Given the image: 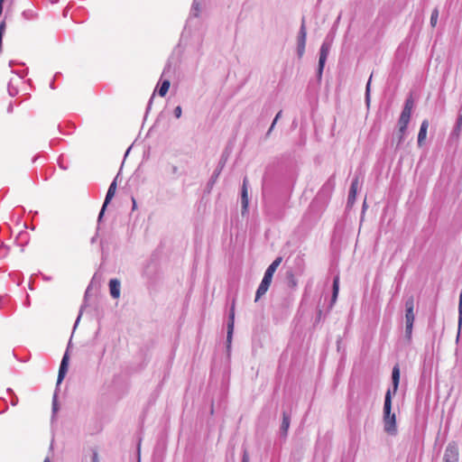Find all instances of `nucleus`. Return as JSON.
Wrapping results in <instances>:
<instances>
[{
  "label": "nucleus",
  "mask_w": 462,
  "mask_h": 462,
  "mask_svg": "<svg viewBox=\"0 0 462 462\" xmlns=\"http://www.w3.org/2000/svg\"><path fill=\"white\" fill-rule=\"evenodd\" d=\"M99 379L97 405L104 410L113 408L116 403V356L115 346L105 345L97 365Z\"/></svg>",
  "instance_id": "1"
},
{
  "label": "nucleus",
  "mask_w": 462,
  "mask_h": 462,
  "mask_svg": "<svg viewBox=\"0 0 462 462\" xmlns=\"http://www.w3.org/2000/svg\"><path fill=\"white\" fill-rule=\"evenodd\" d=\"M95 316L98 322V328L95 333V337L98 338L105 328L114 325L116 313L113 308L107 303L103 297H98L94 308Z\"/></svg>",
  "instance_id": "2"
},
{
  "label": "nucleus",
  "mask_w": 462,
  "mask_h": 462,
  "mask_svg": "<svg viewBox=\"0 0 462 462\" xmlns=\"http://www.w3.org/2000/svg\"><path fill=\"white\" fill-rule=\"evenodd\" d=\"M400 383V367L399 365L396 364L392 370V388H388L383 401V419L385 417H389V415L393 414L392 412V405H393V396H394L398 391Z\"/></svg>",
  "instance_id": "3"
},
{
  "label": "nucleus",
  "mask_w": 462,
  "mask_h": 462,
  "mask_svg": "<svg viewBox=\"0 0 462 462\" xmlns=\"http://www.w3.org/2000/svg\"><path fill=\"white\" fill-rule=\"evenodd\" d=\"M70 345H71V338L69 339L67 349L62 356V359H61L60 365V368H59V372H58L56 390H55L53 397H52V407H51L52 418L55 416L56 412L59 411L57 391L60 387V384L62 383V381L64 380V378L68 373L69 362V349L70 347Z\"/></svg>",
  "instance_id": "4"
},
{
  "label": "nucleus",
  "mask_w": 462,
  "mask_h": 462,
  "mask_svg": "<svg viewBox=\"0 0 462 462\" xmlns=\"http://www.w3.org/2000/svg\"><path fill=\"white\" fill-rule=\"evenodd\" d=\"M282 261V258L279 256L267 267L263 278L256 290L254 301H258L267 292L272 283L273 276Z\"/></svg>",
  "instance_id": "5"
},
{
  "label": "nucleus",
  "mask_w": 462,
  "mask_h": 462,
  "mask_svg": "<svg viewBox=\"0 0 462 462\" xmlns=\"http://www.w3.org/2000/svg\"><path fill=\"white\" fill-rule=\"evenodd\" d=\"M101 268H102V265L100 266L99 270H101ZM100 280H101V274H100V271H98L97 273H96L94 274V276L92 277L88 286L86 289V291H85V294H84L83 302H82V304L80 306V309H79V315H78V317H77V319L75 320L74 326H73V332L75 331V329L77 328V327H78V325H79V323L80 321L83 310H85V308L88 307V297L90 295V291L95 286H97V284H99Z\"/></svg>",
  "instance_id": "6"
},
{
  "label": "nucleus",
  "mask_w": 462,
  "mask_h": 462,
  "mask_svg": "<svg viewBox=\"0 0 462 462\" xmlns=\"http://www.w3.org/2000/svg\"><path fill=\"white\" fill-rule=\"evenodd\" d=\"M331 49V42L328 40V38L325 39V41L322 42L320 49H319V63L317 68V79L318 82L320 83L322 79V74L325 68L326 60L328 59V55Z\"/></svg>",
  "instance_id": "7"
},
{
  "label": "nucleus",
  "mask_w": 462,
  "mask_h": 462,
  "mask_svg": "<svg viewBox=\"0 0 462 462\" xmlns=\"http://www.w3.org/2000/svg\"><path fill=\"white\" fill-rule=\"evenodd\" d=\"M115 195H116V177L113 179V180L111 181V183L109 185L105 200L103 202V205L101 207V209H100L98 217H97V236L99 234L100 230H101V222L104 217L106 209L108 204L111 202V200L115 197Z\"/></svg>",
  "instance_id": "8"
},
{
  "label": "nucleus",
  "mask_w": 462,
  "mask_h": 462,
  "mask_svg": "<svg viewBox=\"0 0 462 462\" xmlns=\"http://www.w3.org/2000/svg\"><path fill=\"white\" fill-rule=\"evenodd\" d=\"M307 41V28H306V21L305 17L301 18L300 27L297 35V56L299 59H301L305 53Z\"/></svg>",
  "instance_id": "9"
},
{
  "label": "nucleus",
  "mask_w": 462,
  "mask_h": 462,
  "mask_svg": "<svg viewBox=\"0 0 462 462\" xmlns=\"http://www.w3.org/2000/svg\"><path fill=\"white\" fill-rule=\"evenodd\" d=\"M235 308H236V299H233L230 310L228 312V320H227V332H226V352L229 355L231 351V344L233 339L234 327H235Z\"/></svg>",
  "instance_id": "10"
},
{
  "label": "nucleus",
  "mask_w": 462,
  "mask_h": 462,
  "mask_svg": "<svg viewBox=\"0 0 462 462\" xmlns=\"http://www.w3.org/2000/svg\"><path fill=\"white\" fill-rule=\"evenodd\" d=\"M335 176H330L328 180L322 185L320 190L317 195V199L321 200L323 203H327L335 189Z\"/></svg>",
  "instance_id": "11"
},
{
  "label": "nucleus",
  "mask_w": 462,
  "mask_h": 462,
  "mask_svg": "<svg viewBox=\"0 0 462 462\" xmlns=\"http://www.w3.org/2000/svg\"><path fill=\"white\" fill-rule=\"evenodd\" d=\"M226 160H227V157L225 155V153H223L221 155V158L218 162L217 168L215 169L213 174L211 175L210 179L208 180V181L207 183L206 189L208 193L211 191L215 183L217 182L221 171H223V169L226 165Z\"/></svg>",
  "instance_id": "12"
},
{
  "label": "nucleus",
  "mask_w": 462,
  "mask_h": 462,
  "mask_svg": "<svg viewBox=\"0 0 462 462\" xmlns=\"http://www.w3.org/2000/svg\"><path fill=\"white\" fill-rule=\"evenodd\" d=\"M143 275L147 278L150 285L154 284L159 278L157 262L150 261L144 267Z\"/></svg>",
  "instance_id": "13"
},
{
  "label": "nucleus",
  "mask_w": 462,
  "mask_h": 462,
  "mask_svg": "<svg viewBox=\"0 0 462 462\" xmlns=\"http://www.w3.org/2000/svg\"><path fill=\"white\" fill-rule=\"evenodd\" d=\"M443 462H458V446L455 441L446 447Z\"/></svg>",
  "instance_id": "14"
},
{
  "label": "nucleus",
  "mask_w": 462,
  "mask_h": 462,
  "mask_svg": "<svg viewBox=\"0 0 462 462\" xmlns=\"http://www.w3.org/2000/svg\"><path fill=\"white\" fill-rule=\"evenodd\" d=\"M383 430L390 436L397 435L398 430L396 425V415L393 412L389 415V417H385L383 419Z\"/></svg>",
  "instance_id": "15"
},
{
  "label": "nucleus",
  "mask_w": 462,
  "mask_h": 462,
  "mask_svg": "<svg viewBox=\"0 0 462 462\" xmlns=\"http://www.w3.org/2000/svg\"><path fill=\"white\" fill-rule=\"evenodd\" d=\"M282 420L279 429V436L282 439H286L288 436V430L291 425V413L290 411H282Z\"/></svg>",
  "instance_id": "16"
},
{
  "label": "nucleus",
  "mask_w": 462,
  "mask_h": 462,
  "mask_svg": "<svg viewBox=\"0 0 462 462\" xmlns=\"http://www.w3.org/2000/svg\"><path fill=\"white\" fill-rule=\"evenodd\" d=\"M241 204H242V215H245L248 209L249 199H248V180L246 177L243 180V185L241 189Z\"/></svg>",
  "instance_id": "17"
},
{
  "label": "nucleus",
  "mask_w": 462,
  "mask_h": 462,
  "mask_svg": "<svg viewBox=\"0 0 462 462\" xmlns=\"http://www.w3.org/2000/svg\"><path fill=\"white\" fill-rule=\"evenodd\" d=\"M358 185H359V180H358V177L356 176L352 180L349 192H348V197H347V206L348 207H351L356 201Z\"/></svg>",
  "instance_id": "18"
},
{
  "label": "nucleus",
  "mask_w": 462,
  "mask_h": 462,
  "mask_svg": "<svg viewBox=\"0 0 462 462\" xmlns=\"http://www.w3.org/2000/svg\"><path fill=\"white\" fill-rule=\"evenodd\" d=\"M413 106H414V100H413L412 96L410 95L404 102V106H403V108H402V111L400 116L402 118H407V119L411 120V111H412Z\"/></svg>",
  "instance_id": "19"
},
{
  "label": "nucleus",
  "mask_w": 462,
  "mask_h": 462,
  "mask_svg": "<svg viewBox=\"0 0 462 462\" xmlns=\"http://www.w3.org/2000/svg\"><path fill=\"white\" fill-rule=\"evenodd\" d=\"M429 125H430V123H429L428 119H424L420 124V127L419 134H418V140H417L418 146H420V147L422 146L423 142L426 139Z\"/></svg>",
  "instance_id": "20"
},
{
  "label": "nucleus",
  "mask_w": 462,
  "mask_h": 462,
  "mask_svg": "<svg viewBox=\"0 0 462 462\" xmlns=\"http://www.w3.org/2000/svg\"><path fill=\"white\" fill-rule=\"evenodd\" d=\"M285 280H286L287 286L290 289H291V290L296 289V287L298 285V280L295 277V272L293 270L289 269L286 271Z\"/></svg>",
  "instance_id": "21"
},
{
  "label": "nucleus",
  "mask_w": 462,
  "mask_h": 462,
  "mask_svg": "<svg viewBox=\"0 0 462 462\" xmlns=\"http://www.w3.org/2000/svg\"><path fill=\"white\" fill-rule=\"evenodd\" d=\"M339 291V278L337 276L333 280V285H332V296L331 300L328 306V311L333 308V305L335 304Z\"/></svg>",
  "instance_id": "22"
},
{
  "label": "nucleus",
  "mask_w": 462,
  "mask_h": 462,
  "mask_svg": "<svg viewBox=\"0 0 462 462\" xmlns=\"http://www.w3.org/2000/svg\"><path fill=\"white\" fill-rule=\"evenodd\" d=\"M406 133L407 130L402 129H402L398 128V130L393 134V142L396 140L395 150H399L401 148L402 143L404 142Z\"/></svg>",
  "instance_id": "23"
},
{
  "label": "nucleus",
  "mask_w": 462,
  "mask_h": 462,
  "mask_svg": "<svg viewBox=\"0 0 462 462\" xmlns=\"http://www.w3.org/2000/svg\"><path fill=\"white\" fill-rule=\"evenodd\" d=\"M462 131V115H459L457 118V122L453 127V130L451 132L452 137H458L460 135V133Z\"/></svg>",
  "instance_id": "24"
},
{
  "label": "nucleus",
  "mask_w": 462,
  "mask_h": 462,
  "mask_svg": "<svg viewBox=\"0 0 462 462\" xmlns=\"http://www.w3.org/2000/svg\"><path fill=\"white\" fill-rule=\"evenodd\" d=\"M462 326V291L459 293V301H458V332L456 338V341L458 342L460 336V329Z\"/></svg>",
  "instance_id": "25"
},
{
  "label": "nucleus",
  "mask_w": 462,
  "mask_h": 462,
  "mask_svg": "<svg viewBox=\"0 0 462 462\" xmlns=\"http://www.w3.org/2000/svg\"><path fill=\"white\" fill-rule=\"evenodd\" d=\"M170 86H171V82H170L169 79L162 80V83H161V86H160V88L158 89L159 96L160 97H164L167 94V92H168V90L170 88Z\"/></svg>",
  "instance_id": "26"
},
{
  "label": "nucleus",
  "mask_w": 462,
  "mask_h": 462,
  "mask_svg": "<svg viewBox=\"0 0 462 462\" xmlns=\"http://www.w3.org/2000/svg\"><path fill=\"white\" fill-rule=\"evenodd\" d=\"M372 77H373V75L370 76V78H369V79H368V81L366 83V86H365V105L367 106V107H369L370 102H371L370 92H371Z\"/></svg>",
  "instance_id": "27"
},
{
  "label": "nucleus",
  "mask_w": 462,
  "mask_h": 462,
  "mask_svg": "<svg viewBox=\"0 0 462 462\" xmlns=\"http://www.w3.org/2000/svg\"><path fill=\"white\" fill-rule=\"evenodd\" d=\"M167 171L174 178L180 177L182 173L178 166L171 163L167 164Z\"/></svg>",
  "instance_id": "28"
},
{
  "label": "nucleus",
  "mask_w": 462,
  "mask_h": 462,
  "mask_svg": "<svg viewBox=\"0 0 462 462\" xmlns=\"http://www.w3.org/2000/svg\"><path fill=\"white\" fill-rule=\"evenodd\" d=\"M201 8L199 0H193L191 9H190V15L194 17H199L200 14Z\"/></svg>",
  "instance_id": "29"
},
{
  "label": "nucleus",
  "mask_w": 462,
  "mask_h": 462,
  "mask_svg": "<svg viewBox=\"0 0 462 462\" xmlns=\"http://www.w3.org/2000/svg\"><path fill=\"white\" fill-rule=\"evenodd\" d=\"M439 19V9L436 7L432 10L431 15H430V26L435 27L437 25Z\"/></svg>",
  "instance_id": "30"
},
{
  "label": "nucleus",
  "mask_w": 462,
  "mask_h": 462,
  "mask_svg": "<svg viewBox=\"0 0 462 462\" xmlns=\"http://www.w3.org/2000/svg\"><path fill=\"white\" fill-rule=\"evenodd\" d=\"M281 116H282V110H281V111H279V112L276 114V116H275V117H274V119H273V123H272V125H271L270 128L268 129L267 133L265 134V138H268V137L270 136V134H271L272 131L273 130V128H274V126H275V125H276L277 121L280 119Z\"/></svg>",
  "instance_id": "31"
},
{
  "label": "nucleus",
  "mask_w": 462,
  "mask_h": 462,
  "mask_svg": "<svg viewBox=\"0 0 462 462\" xmlns=\"http://www.w3.org/2000/svg\"><path fill=\"white\" fill-rule=\"evenodd\" d=\"M415 314L413 310H405V323L413 324Z\"/></svg>",
  "instance_id": "32"
},
{
  "label": "nucleus",
  "mask_w": 462,
  "mask_h": 462,
  "mask_svg": "<svg viewBox=\"0 0 462 462\" xmlns=\"http://www.w3.org/2000/svg\"><path fill=\"white\" fill-rule=\"evenodd\" d=\"M413 324L405 323V338L411 342Z\"/></svg>",
  "instance_id": "33"
},
{
  "label": "nucleus",
  "mask_w": 462,
  "mask_h": 462,
  "mask_svg": "<svg viewBox=\"0 0 462 462\" xmlns=\"http://www.w3.org/2000/svg\"><path fill=\"white\" fill-rule=\"evenodd\" d=\"M109 292L113 299H116V278H111L109 280Z\"/></svg>",
  "instance_id": "34"
},
{
  "label": "nucleus",
  "mask_w": 462,
  "mask_h": 462,
  "mask_svg": "<svg viewBox=\"0 0 462 462\" xmlns=\"http://www.w3.org/2000/svg\"><path fill=\"white\" fill-rule=\"evenodd\" d=\"M409 123H410L409 119L402 118L400 116L398 119V128L402 129H402L407 130Z\"/></svg>",
  "instance_id": "35"
},
{
  "label": "nucleus",
  "mask_w": 462,
  "mask_h": 462,
  "mask_svg": "<svg viewBox=\"0 0 462 462\" xmlns=\"http://www.w3.org/2000/svg\"><path fill=\"white\" fill-rule=\"evenodd\" d=\"M9 249V246L5 245L4 243L0 244V259H4L7 256Z\"/></svg>",
  "instance_id": "36"
},
{
  "label": "nucleus",
  "mask_w": 462,
  "mask_h": 462,
  "mask_svg": "<svg viewBox=\"0 0 462 462\" xmlns=\"http://www.w3.org/2000/svg\"><path fill=\"white\" fill-rule=\"evenodd\" d=\"M414 310V298L413 296H410L407 298L405 301V310Z\"/></svg>",
  "instance_id": "37"
},
{
  "label": "nucleus",
  "mask_w": 462,
  "mask_h": 462,
  "mask_svg": "<svg viewBox=\"0 0 462 462\" xmlns=\"http://www.w3.org/2000/svg\"><path fill=\"white\" fill-rule=\"evenodd\" d=\"M5 27H6L5 21H2L0 23V51H2L3 35L5 33Z\"/></svg>",
  "instance_id": "38"
},
{
  "label": "nucleus",
  "mask_w": 462,
  "mask_h": 462,
  "mask_svg": "<svg viewBox=\"0 0 462 462\" xmlns=\"http://www.w3.org/2000/svg\"><path fill=\"white\" fill-rule=\"evenodd\" d=\"M7 90L9 96L11 97H15L18 94V88L16 87H14L11 81L8 83Z\"/></svg>",
  "instance_id": "39"
},
{
  "label": "nucleus",
  "mask_w": 462,
  "mask_h": 462,
  "mask_svg": "<svg viewBox=\"0 0 462 462\" xmlns=\"http://www.w3.org/2000/svg\"><path fill=\"white\" fill-rule=\"evenodd\" d=\"M100 246H101V250H102V262H105L106 261V244L105 242L104 239H101L100 241ZM104 263H102L103 264Z\"/></svg>",
  "instance_id": "40"
},
{
  "label": "nucleus",
  "mask_w": 462,
  "mask_h": 462,
  "mask_svg": "<svg viewBox=\"0 0 462 462\" xmlns=\"http://www.w3.org/2000/svg\"><path fill=\"white\" fill-rule=\"evenodd\" d=\"M241 462H250L249 453L245 448H243Z\"/></svg>",
  "instance_id": "41"
},
{
  "label": "nucleus",
  "mask_w": 462,
  "mask_h": 462,
  "mask_svg": "<svg viewBox=\"0 0 462 462\" xmlns=\"http://www.w3.org/2000/svg\"><path fill=\"white\" fill-rule=\"evenodd\" d=\"M12 72L19 76L20 79H23L28 74V69L23 70H12Z\"/></svg>",
  "instance_id": "42"
},
{
  "label": "nucleus",
  "mask_w": 462,
  "mask_h": 462,
  "mask_svg": "<svg viewBox=\"0 0 462 462\" xmlns=\"http://www.w3.org/2000/svg\"><path fill=\"white\" fill-rule=\"evenodd\" d=\"M322 319H323L322 310L318 309V310H317V317H316L315 321H314V326H316L318 323H319Z\"/></svg>",
  "instance_id": "43"
},
{
  "label": "nucleus",
  "mask_w": 462,
  "mask_h": 462,
  "mask_svg": "<svg viewBox=\"0 0 462 462\" xmlns=\"http://www.w3.org/2000/svg\"><path fill=\"white\" fill-rule=\"evenodd\" d=\"M173 114H174V116L176 118H180L182 115V108L180 106H177L175 108H174V111H173Z\"/></svg>",
  "instance_id": "44"
},
{
  "label": "nucleus",
  "mask_w": 462,
  "mask_h": 462,
  "mask_svg": "<svg viewBox=\"0 0 462 462\" xmlns=\"http://www.w3.org/2000/svg\"><path fill=\"white\" fill-rule=\"evenodd\" d=\"M58 165L60 169H62L64 171L68 170V168H69L68 165L64 163L62 156H60L58 158Z\"/></svg>",
  "instance_id": "45"
},
{
  "label": "nucleus",
  "mask_w": 462,
  "mask_h": 462,
  "mask_svg": "<svg viewBox=\"0 0 462 462\" xmlns=\"http://www.w3.org/2000/svg\"><path fill=\"white\" fill-rule=\"evenodd\" d=\"M302 262H303V260L301 258H300V257H298L296 259V263H297V265H298V273H301L302 271H303L302 266H301Z\"/></svg>",
  "instance_id": "46"
},
{
  "label": "nucleus",
  "mask_w": 462,
  "mask_h": 462,
  "mask_svg": "<svg viewBox=\"0 0 462 462\" xmlns=\"http://www.w3.org/2000/svg\"><path fill=\"white\" fill-rule=\"evenodd\" d=\"M91 462H99L98 454L96 450L92 452Z\"/></svg>",
  "instance_id": "47"
},
{
  "label": "nucleus",
  "mask_w": 462,
  "mask_h": 462,
  "mask_svg": "<svg viewBox=\"0 0 462 462\" xmlns=\"http://www.w3.org/2000/svg\"><path fill=\"white\" fill-rule=\"evenodd\" d=\"M153 98H154V93L152 95V97H150L149 102H148V104H147V107H146V114H147V113L149 112V110L151 109V106H152V104Z\"/></svg>",
  "instance_id": "48"
},
{
  "label": "nucleus",
  "mask_w": 462,
  "mask_h": 462,
  "mask_svg": "<svg viewBox=\"0 0 462 462\" xmlns=\"http://www.w3.org/2000/svg\"><path fill=\"white\" fill-rule=\"evenodd\" d=\"M17 403H18V397L14 394L12 401H11V405L15 406Z\"/></svg>",
  "instance_id": "49"
},
{
  "label": "nucleus",
  "mask_w": 462,
  "mask_h": 462,
  "mask_svg": "<svg viewBox=\"0 0 462 462\" xmlns=\"http://www.w3.org/2000/svg\"><path fill=\"white\" fill-rule=\"evenodd\" d=\"M6 111H7L8 114H12L13 113V111H14V105H13L12 102L9 103Z\"/></svg>",
  "instance_id": "50"
},
{
  "label": "nucleus",
  "mask_w": 462,
  "mask_h": 462,
  "mask_svg": "<svg viewBox=\"0 0 462 462\" xmlns=\"http://www.w3.org/2000/svg\"><path fill=\"white\" fill-rule=\"evenodd\" d=\"M62 76L61 72H56L53 76V79H58Z\"/></svg>",
  "instance_id": "51"
},
{
  "label": "nucleus",
  "mask_w": 462,
  "mask_h": 462,
  "mask_svg": "<svg viewBox=\"0 0 462 462\" xmlns=\"http://www.w3.org/2000/svg\"><path fill=\"white\" fill-rule=\"evenodd\" d=\"M55 80H56V79H52V80L50 82V88H51V89H55V88H56V86H55V84H54V81H55Z\"/></svg>",
  "instance_id": "52"
},
{
  "label": "nucleus",
  "mask_w": 462,
  "mask_h": 462,
  "mask_svg": "<svg viewBox=\"0 0 462 462\" xmlns=\"http://www.w3.org/2000/svg\"><path fill=\"white\" fill-rule=\"evenodd\" d=\"M42 279L46 282H49L51 280V276H48V275H45V274H42Z\"/></svg>",
  "instance_id": "53"
},
{
  "label": "nucleus",
  "mask_w": 462,
  "mask_h": 462,
  "mask_svg": "<svg viewBox=\"0 0 462 462\" xmlns=\"http://www.w3.org/2000/svg\"><path fill=\"white\" fill-rule=\"evenodd\" d=\"M4 1L5 0H0V16L2 15L3 14V4H4Z\"/></svg>",
  "instance_id": "54"
},
{
  "label": "nucleus",
  "mask_w": 462,
  "mask_h": 462,
  "mask_svg": "<svg viewBox=\"0 0 462 462\" xmlns=\"http://www.w3.org/2000/svg\"><path fill=\"white\" fill-rule=\"evenodd\" d=\"M119 286H120V282H119V281H117V292H116L117 299L120 297V290H119Z\"/></svg>",
  "instance_id": "55"
},
{
  "label": "nucleus",
  "mask_w": 462,
  "mask_h": 462,
  "mask_svg": "<svg viewBox=\"0 0 462 462\" xmlns=\"http://www.w3.org/2000/svg\"><path fill=\"white\" fill-rule=\"evenodd\" d=\"M24 305H25L26 307H29V306H30V299H29V295H27V299H26V300H25V302H24Z\"/></svg>",
  "instance_id": "56"
},
{
  "label": "nucleus",
  "mask_w": 462,
  "mask_h": 462,
  "mask_svg": "<svg viewBox=\"0 0 462 462\" xmlns=\"http://www.w3.org/2000/svg\"><path fill=\"white\" fill-rule=\"evenodd\" d=\"M15 64H17V62H16L15 60H10V61H9V66H10V67L14 66Z\"/></svg>",
  "instance_id": "57"
},
{
  "label": "nucleus",
  "mask_w": 462,
  "mask_h": 462,
  "mask_svg": "<svg viewBox=\"0 0 462 462\" xmlns=\"http://www.w3.org/2000/svg\"><path fill=\"white\" fill-rule=\"evenodd\" d=\"M38 159H39V155H35V156H33V158L32 159V162L34 163Z\"/></svg>",
  "instance_id": "58"
},
{
  "label": "nucleus",
  "mask_w": 462,
  "mask_h": 462,
  "mask_svg": "<svg viewBox=\"0 0 462 462\" xmlns=\"http://www.w3.org/2000/svg\"><path fill=\"white\" fill-rule=\"evenodd\" d=\"M29 289H30L31 291H32V290H33L32 281V280H31V281H30V282H29Z\"/></svg>",
  "instance_id": "59"
},
{
  "label": "nucleus",
  "mask_w": 462,
  "mask_h": 462,
  "mask_svg": "<svg viewBox=\"0 0 462 462\" xmlns=\"http://www.w3.org/2000/svg\"><path fill=\"white\" fill-rule=\"evenodd\" d=\"M132 200H133V209L135 208V206H136V203H135V200L134 199L132 198Z\"/></svg>",
  "instance_id": "60"
},
{
  "label": "nucleus",
  "mask_w": 462,
  "mask_h": 462,
  "mask_svg": "<svg viewBox=\"0 0 462 462\" xmlns=\"http://www.w3.org/2000/svg\"><path fill=\"white\" fill-rule=\"evenodd\" d=\"M68 11H69V9H68V8H66V9L64 10V12H63V16H67V14H68Z\"/></svg>",
  "instance_id": "61"
},
{
  "label": "nucleus",
  "mask_w": 462,
  "mask_h": 462,
  "mask_svg": "<svg viewBox=\"0 0 462 462\" xmlns=\"http://www.w3.org/2000/svg\"><path fill=\"white\" fill-rule=\"evenodd\" d=\"M282 217V216H273V218H275V219H281Z\"/></svg>",
  "instance_id": "62"
},
{
  "label": "nucleus",
  "mask_w": 462,
  "mask_h": 462,
  "mask_svg": "<svg viewBox=\"0 0 462 462\" xmlns=\"http://www.w3.org/2000/svg\"><path fill=\"white\" fill-rule=\"evenodd\" d=\"M7 392H8L9 393L14 394V392H13V390H12L11 388H8V389H7Z\"/></svg>",
  "instance_id": "63"
},
{
  "label": "nucleus",
  "mask_w": 462,
  "mask_h": 462,
  "mask_svg": "<svg viewBox=\"0 0 462 462\" xmlns=\"http://www.w3.org/2000/svg\"><path fill=\"white\" fill-rule=\"evenodd\" d=\"M43 462H51L49 457H46Z\"/></svg>",
  "instance_id": "64"
}]
</instances>
